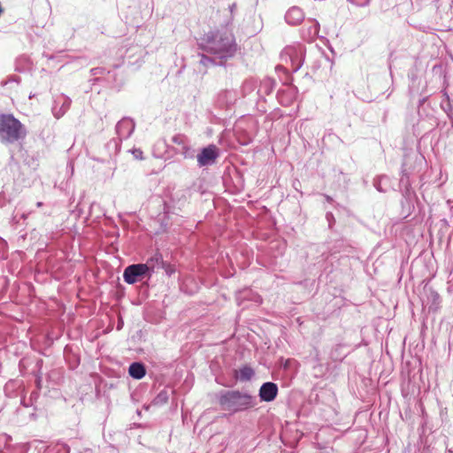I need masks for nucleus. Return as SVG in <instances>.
<instances>
[{"mask_svg":"<svg viewBox=\"0 0 453 453\" xmlns=\"http://www.w3.org/2000/svg\"><path fill=\"white\" fill-rule=\"evenodd\" d=\"M36 205H37V207H41V206L42 205V202H38V203H36Z\"/></svg>","mask_w":453,"mask_h":453,"instance_id":"obj_22","label":"nucleus"},{"mask_svg":"<svg viewBox=\"0 0 453 453\" xmlns=\"http://www.w3.org/2000/svg\"><path fill=\"white\" fill-rule=\"evenodd\" d=\"M319 32V24L318 21L314 20L311 22V25L307 28H303L302 31L303 37L309 41H314Z\"/></svg>","mask_w":453,"mask_h":453,"instance_id":"obj_12","label":"nucleus"},{"mask_svg":"<svg viewBox=\"0 0 453 453\" xmlns=\"http://www.w3.org/2000/svg\"><path fill=\"white\" fill-rule=\"evenodd\" d=\"M351 4L357 6V7H366L370 4L371 0H347Z\"/></svg>","mask_w":453,"mask_h":453,"instance_id":"obj_19","label":"nucleus"},{"mask_svg":"<svg viewBox=\"0 0 453 453\" xmlns=\"http://www.w3.org/2000/svg\"><path fill=\"white\" fill-rule=\"evenodd\" d=\"M135 128V124L130 118H123L116 125V133L119 139L126 140L130 137Z\"/></svg>","mask_w":453,"mask_h":453,"instance_id":"obj_8","label":"nucleus"},{"mask_svg":"<svg viewBox=\"0 0 453 453\" xmlns=\"http://www.w3.org/2000/svg\"><path fill=\"white\" fill-rule=\"evenodd\" d=\"M134 157L137 159H142V151L140 149H134L132 150Z\"/></svg>","mask_w":453,"mask_h":453,"instance_id":"obj_20","label":"nucleus"},{"mask_svg":"<svg viewBox=\"0 0 453 453\" xmlns=\"http://www.w3.org/2000/svg\"><path fill=\"white\" fill-rule=\"evenodd\" d=\"M172 142L180 146V150L187 144L188 143V139L185 135L183 134H175L174 136H173L172 138Z\"/></svg>","mask_w":453,"mask_h":453,"instance_id":"obj_15","label":"nucleus"},{"mask_svg":"<svg viewBox=\"0 0 453 453\" xmlns=\"http://www.w3.org/2000/svg\"><path fill=\"white\" fill-rule=\"evenodd\" d=\"M71 99L64 95H61L55 100L54 105L52 107L53 115L59 119L61 118L70 108Z\"/></svg>","mask_w":453,"mask_h":453,"instance_id":"obj_10","label":"nucleus"},{"mask_svg":"<svg viewBox=\"0 0 453 453\" xmlns=\"http://www.w3.org/2000/svg\"><path fill=\"white\" fill-rule=\"evenodd\" d=\"M217 398L220 410L230 415L245 411L257 404L255 396L240 390H222Z\"/></svg>","mask_w":453,"mask_h":453,"instance_id":"obj_1","label":"nucleus"},{"mask_svg":"<svg viewBox=\"0 0 453 453\" xmlns=\"http://www.w3.org/2000/svg\"><path fill=\"white\" fill-rule=\"evenodd\" d=\"M234 36L229 32H215L207 35L203 50L220 59L232 58L236 51Z\"/></svg>","mask_w":453,"mask_h":453,"instance_id":"obj_2","label":"nucleus"},{"mask_svg":"<svg viewBox=\"0 0 453 453\" xmlns=\"http://www.w3.org/2000/svg\"><path fill=\"white\" fill-rule=\"evenodd\" d=\"M128 372L129 375L136 380H141L146 374L145 366L142 363L138 362L131 364Z\"/></svg>","mask_w":453,"mask_h":453,"instance_id":"obj_13","label":"nucleus"},{"mask_svg":"<svg viewBox=\"0 0 453 453\" xmlns=\"http://www.w3.org/2000/svg\"><path fill=\"white\" fill-rule=\"evenodd\" d=\"M26 134L25 127L12 115H0V140L2 142L13 143L24 138Z\"/></svg>","mask_w":453,"mask_h":453,"instance_id":"obj_3","label":"nucleus"},{"mask_svg":"<svg viewBox=\"0 0 453 453\" xmlns=\"http://www.w3.org/2000/svg\"><path fill=\"white\" fill-rule=\"evenodd\" d=\"M254 375V371L250 366H243L242 367L239 372L237 378L242 381H247L250 380Z\"/></svg>","mask_w":453,"mask_h":453,"instance_id":"obj_14","label":"nucleus"},{"mask_svg":"<svg viewBox=\"0 0 453 453\" xmlns=\"http://www.w3.org/2000/svg\"><path fill=\"white\" fill-rule=\"evenodd\" d=\"M142 265L147 267L149 278L151 276V273L157 272L158 269H165L167 274H170L172 272L170 270V265L164 261L163 256L157 252L151 256L146 263Z\"/></svg>","mask_w":453,"mask_h":453,"instance_id":"obj_7","label":"nucleus"},{"mask_svg":"<svg viewBox=\"0 0 453 453\" xmlns=\"http://www.w3.org/2000/svg\"><path fill=\"white\" fill-rule=\"evenodd\" d=\"M145 276L149 277V273L147 267L142 264L128 265L126 267L123 273L124 280L128 284H134Z\"/></svg>","mask_w":453,"mask_h":453,"instance_id":"obj_6","label":"nucleus"},{"mask_svg":"<svg viewBox=\"0 0 453 453\" xmlns=\"http://www.w3.org/2000/svg\"><path fill=\"white\" fill-rule=\"evenodd\" d=\"M219 157V150L214 144L203 148L196 155L197 165L199 167L209 166L215 164L217 158Z\"/></svg>","mask_w":453,"mask_h":453,"instance_id":"obj_5","label":"nucleus"},{"mask_svg":"<svg viewBox=\"0 0 453 453\" xmlns=\"http://www.w3.org/2000/svg\"><path fill=\"white\" fill-rule=\"evenodd\" d=\"M304 48L301 44L289 45L280 54L281 61L289 64L292 72H297L303 63Z\"/></svg>","mask_w":453,"mask_h":453,"instance_id":"obj_4","label":"nucleus"},{"mask_svg":"<svg viewBox=\"0 0 453 453\" xmlns=\"http://www.w3.org/2000/svg\"><path fill=\"white\" fill-rule=\"evenodd\" d=\"M98 70H99V68H95V69H92V72L94 74H96L99 73Z\"/></svg>","mask_w":453,"mask_h":453,"instance_id":"obj_21","label":"nucleus"},{"mask_svg":"<svg viewBox=\"0 0 453 453\" xmlns=\"http://www.w3.org/2000/svg\"><path fill=\"white\" fill-rule=\"evenodd\" d=\"M199 64L204 67H208L211 65L214 64V61L212 58L203 55V54H201L200 55V60H199Z\"/></svg>","mask_w":453,"mask_h":453,"instance_id":"obj_18","label":"nucleus"},{"mask_svg":"<svg viewBox=\"0 0 453 453\" xmlns=\"http://www.w3.org/2000/svg\"><path fill=\"white\" fill-rule=\"evenodd\" d=\"M278 394V387L273 382L264 383L259 389V397L261 401L272 402L273 401Z\"/></svg>","mask_w":453,"mask_h":453,"instance_id":"obj_9","label":"nucleus"},{"mask_svg":"<svg viewBox=\"0 0 453 453\" xmlns=\"http://www.w3.org/2000/svg\"><path fill=\"white\" fill-rule=\"evenodd\" d=\"M180 153L183 155L184 158H194L195 157V150L187 143L181 150Z\"/></svg>","mask_w":453,"mask_h":453,"instance_id":"obj_16","label":"nucleus"},{"mask_svg":"<svg viewBox=\"0 0 453 453\" xmlns=\"http://www.w3.org/2000/svg\"><path fill=\"white\" fill-rule=\"evenodd\" d=\"M168 400L167 393L165 391L160 392L156 398L154 399V403L156 404H162L165 403Z\"/></svg>","mask_w":453,"mask_h":453,"instance_id":"obj_17","label":"nucleus"},{"mask_svg":"<svg viewBox=\"0 0 453 453\" xmlns=\"http://www.w3.org/2000/svg\"><path fill=\"white\" fill-rule=\"evenodd\" d=\"M304 19V13L299 7L293 6L288 10L285 14V19L288 24L296 26Z\"/></svg>","mask_w":453,"mask_h":453,"instance_id":"obj_11","label":"nucleus"}]
</instances>
